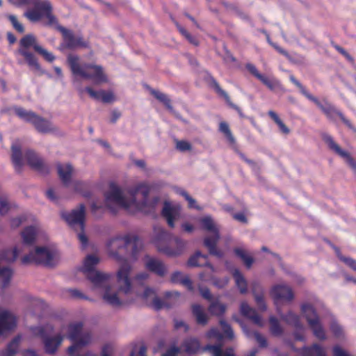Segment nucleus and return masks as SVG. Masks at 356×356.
I'll return each instance as SVG.
<instances>
[{"mask_svg":"<svg viewBox=\"0 0 356 356\" xmlns=\"http://www.w3.org/2000/svg\"><path fill=\"white\" fill-rule=\"evenodd\" d=\"M99 259L95 255H88L83 261L81 271L93 284V289L101 291L103 300L113 307H118L133 301V290L129 278L131 266L124 261L117 272L118 290L109 286L110 275L95 270Z\"/></svg>","mask_w":356,"mask_h":356,"instance_id":"1","label":"nucleus"},{"mask_svg":"<svg viewBox=\"0 0 356 356\" xmlns=\"http://www.w3.org/2000/svg\"><path fill=\"white\" fill-rule=\"evenodd\" d=\"M38 227L35 223L33 226L26 227L22 232L23 243L15 246L13 250H7L0 253V265L3 261L12 262L17 257L20 256L26 250L29 253L22 258L23 264H36L47 266H51L55 264V252L47 247H37L34 251L29 250V245H31L35 238ZM13 270L8 267H0V278L3 281V287H6L13 276Z\"/></svg>","mask_w":356,"mask_h":356,"instance_id":"2","label":"nucleus"},{"mask_svg":"<svg viewBox=\"0 0 356 356\" xmlns=\"http://www.w3.org/2000/svg\"><path fill=\"white\" fill-rule=\"evenodd\" d=\"M54 331V326L47 324L44 327H36L33 332L42 339L44 350L48 354H54L61 345L67 333V338L73 344L67 349L70 356H96L90 352L82 354V348L92 341V336L88 332H83L81 323H73L61 327L58 333L54 336L50 334Z\"/></svg>","mask_w":356,"mask_h":356,"instance_id":"3","label":"nucleus"},{"mask_svg":"<svg viewBox=\"0 0 356 356\" xmlns=\"http://www.w3.org/2000/svg\"><path fill=\"white\" fill-rule=\"evenodd\" d=\"M150 187L145 183L139 184L135 188L129 192L130 198L128 199L125 191L118 185L111 183L109 190L105 194V205L112 212L117 209L122 208L130 213L142 211L151 212L159 202V198L154 197L152 200L148 199Z\"/></svg>","mask_w":356,"mask_h":356,"instance_id":"4","label":"nucleus"},{"mask_svg":"<svg viewBox=\"0 0 356 356\" xmlns=\"http://www.w3.org/2000/svg\"><path fill=\"white\" fill-rule=\"evenodd\" d=\"M16 7L33 6V8L28 9L24 15L31 22L44 20L47 26L57 24V19L53 15L52 5L48 0H8Z\"/></svg>","mask_w":356,"mask_h":356,"instance_id":"5","label":"nucleus"},{"mask_svg":"<svg viewBox=\"0 0 356 356\" xmlns=\"http://www.w3.org/2000/svg\"><path fill=\"white\" fill-rule=\"evenodd\" d=\"M109 254L118 261L122 260V254L137 258L142 248L141 242L129 234L118 236L111 238L107 244Z\"/></svg>","mask_w":356,"mask_h":356,"instance_id":"6","label":"nucleus"},{"mask_svg":"<svg viewBox=\"0 0 356 356\" xmlns=\"http://www.w3.org/2000/svg\"><path fill=\"white\" fill-rule=\"evenodd\" d=\"M67 61L74 76L92 80L96 84L107 82L102 66L81 63L79 57L72 54L68 56Z\"/></svg>","mask_w":356,"mask_h":356,"instance_id":"7","label":"nucleus"},{"mask_svg":"<svg viewBox=\"0 0 356 356\" xmlns=\"http://www.w3.org/2000/svg\"><path fill=\"white\" fill-rule=\"evenodd\" d=\"M21 48L18 52L23 56L29 67L35 72L40 71V66L33 54L26 50L29 47H33L34 50L41 54L47 61L51 62L54 60V55L44 49L36 42V38L33 35H26L20 40Z\"/></svg>","mask_w":356,"mask_h":356,"instance_id":"8","label":"nucleus"},{"mask_svg":"<svg viewBox=\"0 0 356 356\" xmlns=\"http://www.w3.org/2000/svg\"><path fill=\"white\" fill-rule=\"evenodd\" d=\"M186 243L179 237L173 236L164 229H161L155 240L158 250L167 256L180 255L186 247Z\"/></svg>","mask_w":356,"mask_h":356,"instance_id":"9","label":"nucleus"},{"mask_svg":"<svg viewBox=\"0 0 356 356\" xmlns=\"http://www.w3.org/2000/svg\"><path fill=\"white\" fill-rule=\"evenodd\" d=\"M200 228L208 233L210 236H207L204 239V245L212 255H215L219 258L223 256V253L217 249L216 245L220 239V227L214 221L211 216H205L198 219Z\"/></svg>","mask_w":356,"mask_h":356,"instance_id":"10","label":"nucleus"},{"mask_svg":"<svg viewBox=\"0 0 356 356\" xmlns=\"http://www.w3.org/2000/svg\"><path fill=\"white\" fill-rule=\"evenodd\" d=\"M138 297L154 309H160L163 307H169L175 304L180 297V293L177 291L165 292L164 300H161L156 296V291L153 289L147 287L142 294L136 295V298Z\"/></svg>","mask_w":356,"mask_h":356,"instance_id":"11","label":"nucleus"},{"mask_svg":"<svg viewBox=\"0 0 356 356\" xmlns=\"http://www.w3.org/2000/svg\"><path fill=\"white\" fill-rule=\"evenodd\" d=\"M15 114L22 120L32 124L35 129L42 134H47L55 130L51 123L44 118L38 115L31 111H27L21 107L14 109Z\"/></svg>","mask_w":356,"mask_h":356,"instance_id":"12","label":"nucleus"},{"mask_svg":"<svg viewBox=\"0 0 356 356\" xmlns=\"http://www.w3.org/2000/svg\"><path fill=\"white\" fill-rule=\"evenodd\" d=\"M62 217L73 228L79 229L78 238L83 247H85L88 243V238L83 232L84 229L85 220V207L80 204L79 208L72 210L70 213L63 212Z\"/></svg>","mask_w":356,"mask_h":356,"instance_id":"13","label":"nucleus"},{"mask_svg":"<svg viewBox=\"0 0 356 356\" xmlns=\"http://www.w3.org/2000/svg\"><path fill=\"white\" fill-rule=\"evenodd\" d=\"M301 312L306 318L313 334L319 340H325L326 334L314 307L310 304L304 303L301 305Z\"/></svg>","mask_w":356,"mask_h":356,"instance_id":"14","label":"nucleus"},{"mask_svg":"<svg viewBox=\"0 0 356 356\" xmlns=\"http://www.w3.org/2000/svg\"><path fill=\"white\" fill-rule=\"evenodd\" d=\"M270 296L274 300L278 314L280 313L279 305L283 302H291L293 298L291 289L289 286L284 284L274 286L270 290Z\"/></svg>","mask_w":356,"mask_h":356,"instance_id":"15","label":"nucleus"},{"mask_svg":"<svg viewBox=\"0 0 356 356\" xmlns=\"http://www.w3.org/2000/svg\"><path fill=\"white\" fill-rule=\"evenodd\" d=\"M53 26L62 33L63 41L66 47L69 49H74L77 47H87L88 43L84 41L81 36L74 35L71 31L59 26L58 22L56 25Z\"/></svg>","mask_w":356,"mask_h":356,"instance_id":"16","label":"nucleus"},{"mask_svg":"<svg viewBox=\"0 0 356 356\" xmlns=\"http://www.w3.org/2000/svg\"><path fill=\"white\" fill-rule=\"evenodd\" d=\"M313 102L316 105L330 118H334L335 115H338L341 120L346 124L349 128L352 129V124L350 122L347 120L344 115L338 110H337L332 105L328 103L323 104L316 97L312 95L308 99Z\"/></svg>","mask_w":356,"mask_h":356,"instance_id":"17","label":"nucleus"},{"mask_svg":"<svg viewBox=\"0 0 356 356\" xmlns=\"http://www.w3.org/2000/svg\"><path fill=\"white\" fill-rule=\"evenodd\" d=\"M323 138L331 150L343 158L353 169L356 170V161L348 152L342 149L330 135L325 134L323 136Z\"/></svg>","mask_w":356,"mask_h":356,"instance_id":"18","label":"nucleus"},{"mask_svg":"<svg viewBox=\"0 0 356 356\" xmlns=\"http://www.w3.org/2000/svg\"><path fill=\"white\" fill-rule=\"evenodd\" d=\"M162 216L170 227H174L175 221L181 217V207L178 204H172L165 202L162 209Z\"/></svg>","mask_w":356,"mask_h":356,"instance_id":"19","label":"nucleus"},{"mask_svg":"<svg viewBox=\"0 0 356 356\" xmlns=\"http://www.w3.org/2000/svg\"><path fill=\"white\" fill-rule=\"evenodd\" d=\"M16 326V318L10 312L0 308V336Z\"/></svg>","mask_w":356,"mask_h":356,"instance_id":"20","label":"nucleus"},{"mask_svg":"<svg viewBox=\"0 0 356 356\" xmlns=\"http://www.w3.org/2000/svg\"><path fill=\"white\" fill-rule=\"evenodd\" d=\"M25 159L27 163L31 168L41 173H46L48 172V168L44 163L43 160L34 152L28 150L25 154Z\"/></svg>","mask_w":356,"mask_h":356,"instance_id":"21","label":"nucleus"},{"mask_svg":"<svg viewBox=\"0 0 356 356\" xmlns=\"http://www.w3.org/2000/svg\"><path fill=\"white\" fill-rule=\"evenodd\" d=\"M25 159L27 163L31 168L41 173H46L48 172V168L44 163L43 160L34 152L28 150L25 154Z\"/></svg>","mask_w":356,"mask_h":356,"instance_id":"22","label":"nucleus"},{"mask_svg":"<svg viewBox=\"0 0 356 356\" xmlns=\"http://www.w3.org/2000/svg\"><path fill=\"white\" fill-rule=\"evenodd\" d=\"M145 266L151 272L161 277L164 276L168 272L167 267L161 260L149 256L145 258Z\"/></svg>","mask_w":356,"mask_h":356,"instance_id":"23","label":"nucleus"},{"mask_svg":"<svg viewBox=\"0 0 356 356\" xmlns=\"http://www.w3.org/2000/svg\"><path fill=\"white\" fill-rule=\"evenodd\" d=\"M187 264L189 267H208L204 273H207L209 271L211 273L215 272L214 267L208 261V257L205 254H202L200 252H196L193 256H191L189 258Z\"/></svg>","mask_w":356,"mask_h":356,"instance_id":"24","label":"nucleus"},{"mask_svg":"<svg viewBox=\"0 0 356 356\" xmlns=\"http://www.w3.org/2000/svg\"><path fill=\"white\" fill-rule=\"evenodd\" d=\"M11 150L13 164L15 170L19 172L24 164V161L21 151V143L19 140L13 143Z\"/></svg>","mask_w":356,"mask_h":356,"instance_id":"25","label":"nucleus"},{"mask_svg":"<svg viewBox=\"0 0 356 356\" xmlns=\"http://www.w3.org/2000/svg\"><path fill=\"white\" fill-rule=\"evenodd\" d=\"M240 310L242 315L252 320L254 324L260 327L263 326L264 323L260 316L253 308L250 307L247 302H243L241 304Z\"/></svg>","mask_w":356,"mask_h":356,"instance_id":"26","label":"nucleus"},{"mask_svg":"<svg viewBox=\"0 0 356 356\" xmlns=\"http://www.w3.org/2000/svg\"><path fill=\"white\" fill-rule=\"evenodd\" d=\"M85 91H86L92 99L101 100L104 103H110L114 99V96L111 92H106L103 90L96 91L90 87H86Z\"/></svg>","mask_w":356,"mask_h":356,"instance_id":"27","label":"nucleus"},{"mask_svg":"<svg viewBox=\"0 0 356 356\" xmlns=\"http://www.w3.org/2000/svg\"><path fill=\"white\" fill-rule=\"evenodd\" d=\"M57 172L62 182L65 186H68L73 172L72 166L69 163H58L57 165Z\"/></svg>","mask_w":356,"mask_h":356,"instance_id":"28","label":"nucleus"},{"mask_svg":"<svg viewBox=\"0 0 356 356\" xmlns=\"http://www.w3.org/2000/svg\"><path fill=\"white\" fill-rule=\"evenodd\" d=\"M213 273H211L210 271L207 273H202L199 275V277L200 280L202 282H209L212 281V283L214 286H216L218 288H223L225 286L228 282L229 279L227 277L222 278L221 280L216 279L213 275Z\"/></svg>","mask_w":356,"mask_h":356,"instance_id":"29","label":"nucleus"},{"mask_svg":"<svg viewBox=\"0 0 356 356\" xmlns=\"http://www.w3.org/2000/svg\"><path fill=\"white\" fill-rule=\"evenodd\" d=\"M192 313L197 324L203 326L207 324L209 316L201 305H193L192 306Z\"/></svg>","mask_w":356,"mask_h":356,"instance_id":"30","label":"nucleus"},{"mask_svg":"<svg viewBox=\"0 0 356 356\" xmlns=\"http://www.w3.org/2000/svg\"><path fill=\"white\" fill-rule=\"evenodd\" d=\"M170 281L172 283H179L186 286L189 291H193L192 282L188 276L179 271H176L171 275Z\"/></svg>","mask_w":356,"mask_h":356,"instance_id":"31","label":"nucleus"},{"mask_svg":"<svg viewBox=\"0 0 356 356\" xmlns=\"http://www.w3.org/2000/svg\"><path fill=\"white\" fill-rule=\"evenodd\" d=\"M203 350L209 351L212 356H234L232 348H227L223 352L221 345H207L203 348Z\"/></svg>","mask_w":356,"mask_h":356,"instance_id":"32","label":"nucleus"},{"mask_svg":"<svg viewBox=\"0 0 356 356\" xmlns=\"http://www.w3.org/2000/svg\"><path fill=\"white\" fill-rule=\"evenodd\" d=\"M302 354L305 356H327L325 348L318 343H314L310 347H304Z\"/></svg>","mask_w":356,"mask_h":356,"instance_id":"33","label":"nucleus"},{"mask_svg":"<svg viewBox=\"0 0 356 356\" xmlns=\"http://www.w3.org/2000/svg\"><path fill=\"white\" fill-rule=\"evenodd\" d=\"M252 290L257 306L260 309L265 310L266 309V306L264 300L261 287L258 283L254 282L252 284Z\"/></svg>","mask_w":356,"mask_h":356,"instance_id":"34","label":"nucleus"},{"mask_svg":"<svg viewBox=\"0 0 356 356\" xmlns=\"http://www.w3.org/2000/svg\"><path fill=\"white\" fill-rule=\"evenodd\" d=\"M213 87H214L215 90H216V92L218 94H220V95H222L225 99L228 105L230 107H232V108H234V110H236L241 118H243L244 115H243L241 109L238 106H236V104H233L231 102L230 98H229V95H227V93L220 87L219 84L214 79H213Z\"/></svg>","mask_w":356,"mask_h":356,"instance_id":"35","label":"nucleus"},{"mask_svg":"<svg viewBox=\"0 0 356 356\" xmlns=\"http://www.w3.org/2000/svg\"><path fill=\"white\" fill-rule=\"evenodd\" d=\"M20 341V336L15 337L12 341L9 343L6 348L0 353V356H14L18 350Z\"/></svg>","mask_w":356,"mask_h":356,"instance_id":"36","label":"nucleus"},{"mask_svg":"<svg viewBox=\"0 0 356 356\" xmlns=\"http://www.w3.org/2000/svg\"><path fill=\"white\" fill-rule=\"evenodd\" d=\"M182 348L188 354L195 353L200 348V341L195 338L186 339L182 344Z\"/></svg>","mask_w":356,"mask_h":356,"instance_id":"37","label":"nucleus"},{"mask_svg":"<svg viewBox=\"0 0 356 356\" xmlns=\"http://www.w3.org/2000/svg\"><path fill=\"white\" fill-rule=\"evenodd\" d=\"M233 277L235 280L236 284L241 293H245L248 291L247 282L238 269H235L233 272Z\"/></svg>","mask_w":356,"mask_h":356,"instance_id":"38","label":"nucleus"},{"mask_svg":"<svg viewBox=\"0 0 356 356\" xmlns=\"http://www.w3.org/2000/svg\"><path fill=\"white\" fill-rule=\"evenodd\" d=\"M211 314L220 316L226 311V305L218 300L212 301L208 308Z\"/></svg>","mask_w":356,"mask_h":356,"instance_id":"39","label":"nucleus"},{"mask_svg":"<svg viewBox=\"0 0 356 356\" xmlns=\"http://www.w3.org/2000/svg\"><path fill=\"white\" fill-rule=\"evenodd\" d=\"M234 252L235 254L243 261L248 268H250L252 266L254 259L247 253L245 250L241 248H236L234 250Z\"/></svg>","mask_w":356,"mask_h":356,"instance_id":"40","label":"nucleus"},{"mask_svg":"<svg viewBox=\"0 0 356 356\" xmlns=\"http://www.w3.org/2000/svg\"><path fill=\"white\" fill-rule=\"evenodd\" d=\"M281 314V312L279 314ZM281 318L288 324L294 326L297 329H302V325L300 321V318L297 314L290 312L286 315H280Z\"/></svg>","mask_w":356,"mask_h":356,"instance_id":"41","label":"nucleus"},{"mask_svg":"<svg viewBox=\"0 0 356 356\" xmlns=\"http://www.w3.org/2000/svg\"><path fill=\"white\" fill-rule=\"evenodd\" d=\"M268 114L270 118L276 123L282 134L287 135L290 133V129L284 124V123L279 118L278 115L275 112L273 111H269Z\"/></svg>","mask_w":356,"mask_h":356,"instance_id":"42","label":"nucleus"},{"mask_svg":"<svg viewBox=\"0 0 356 356\" xmlns=\"http://www.w3.org/2000/svg\"><path fill=\"white\" fill-rule=\"evenodd\" d=\"M149 91L150 93L152 95H154L155 98H156L159 101L162 102L168 109H172L170 99H169L167 95L154 89H150Z\"/></svg>","mask_w":356,"mask_h":356,"instance_id":"43","label":"nucleus"},{"mask_svg":"<svg viewBox=\"0 0 356 356\" xmlns=\"http://www.w3.org/2000/svg\"><path fill=\"white\" fill-rule=\"evenodd\" d=\"M259 81H261L262 83L268 87L270 90H275L277 88H281V84L280 81L274 77H267L263 75L261 78L259 79Z\"/></svg>","mask_w":356,"mask_h":356,"instance_id":"44","label":"nucleus"},{"mask_svg":"<svg viewBox=\"0 0 356 356\" xmlns=\"http://www.w3.org/2000/svg\"><path fill=\"white\" fill-rule=\"evenodd\" d=\"M35 222V218L31 214H24L21 216H19L17 218H13L11 220V226L13 227H17L20 225H22L25 222Z\"/></svg>","mask_w":356,"mask_h":356,"instance_id":"45","label":"nucleus"},{"mask_svg":"<svg viewBox=\"0 0 356 356\" xmlns=\"http://www.w3.org/2000/svg\"><path fill=\"white\" fill-rule=\"evenodd\" d=\"M270 331L272 334L275 336H280L283 332V329L281 327L279 321L274 316L270 317Z\"/></svg>","mask_w":356,"mask_h":356,"instance_id":"46","label":"nucleus"},{"mask_svg":"<svg viewBox=\"0 0 356 356\" xmlns=\"http://www.w3.org/2000/svg\"><path fill=\"white\" fill-rule=\"evenodd\" d=\"M244 332L248 337H254L261 347H266L267 341L266 338L257 332H250L245 327H243Z\"/></svg>","mask_w":356,"mask_h":356,"instance_id":"47","label":"nucleus"},{"mask_svg":"<svg viewBox=\"0 0 356 356\" xmlns=\"http://www.w3.org/2000/svg\"><path fill=\"white\" fill-rule=\"evenodd\" d=\"M219 130L225 134L230 143L234 144L235 143V138L233 136L227 123L221 122L219 125Z\"/></svg>","mask_w":356,"mask_h":356,"instance_id":"48","label":"nucleus"},{"mask_svg":"<svg viewBox=\"0 0 356 356\" xmlns=\"http://www.w3.org/2000/svg\"><path fill=\"white\" fill-rule=\"evenodd\" d=\"M220 325L225 334V336L229 339H232L234 337V332L230 325L224 320L220 321Z\"/></svg>","mask_w":356,"mask_h":356,"instance_id":"49","label":"nucleus"},{"mask_svg":"<svg viewBox=\"0 0 356 356\" xmlns=\"http://www.w3.org/2000/svg\"><path fill=\"white\" fill-rule=\"evenodd\" d=\"M336 253L338 256V257L343 261L346 265H348L350 268H351L353 270L356 271V260L350 258V257H345L340 253L339 250L338 249H336Z\"/></svg>","mask_w":356,"mask_h":356,"instance_id":"50","label":"nucleus"},{"mask_svg":"<svg viewBox=\"0 0 356 356\" xmlns=\"http://www.w3.org/2000/svg\"><path fill=\"white\" fill-rule=\"evenodd\" d=\"M146 347L143 344H137L133 347L130 356H146Z\"/></svg>","mask_w":356,"mask_h":356,"instance_id":"51","label":"nucleus"},{"mask_svg":"<svg viewBox=\"0 0 356 356\" xmlns=\"http://www.w3.org/2000/svg\"><path fill=\"white\" fill-rule=\"evenodd\" d=\"M330 330L337 337H342L343 334V328L335 320H333L330 324Z\"/></svg>","mask_w":356,"mask_h":356,"instance_id":"52","label":"nucleus"},{"mask_svg":"<svg viewBox=\"0 0 356 356\" xmlns=\"http://www.w3.org/2000/svg\"><path fill=\"white\" fill-rule=\"evenodd\" d=\"M289 79L290 81L299 88L300 91L305 97L307 99L311 97L312 95L307 92L305 88L293 75H291Z\"/></svg>","mask_w":356,"mask_h":356,"instance_id":"53","label":"nucleus"},{"mask_svg":"<svg viewBox=\"0 0 356 356\" xmlns=\"http://www.w3.org/2000/svg\"><path fill=\"white\" fill-rule=\"evenodd\" d=\"M66 296L76 298V299H86V297L79 290L76 289H68L65 291Z\"/></svg>","mask_w":356,"mask_h":356,"instance_id":"54","label":"nucleus"},{"mask_svg":"<svg viewBox=\"0 0 356 356\" xmlns=\"http://www.w3.org/2000/svg\"><path fill=\"white\" fill-rule=\"evenodd\" d=\"M180 195L184 196L188 202V206L191 208H195L200 209L199 207L196 204V201L192 198L188 193L184 190H179L177 191Z\"/></svg>","mask_w":356,"mask_h":356,"instance_id":"55","label":"nucleus"},{"mask_svg":"<svg viewBox=\"0 0 356 356\" xmlns=\"http://www.w3.org/2000/svg\"><path fill=\"white\" fill-rule=\"evenodd\" d=\"M10 209V204L6 196H0V213L5 214Z\"/></svg>","mask_w":356,"mask_h":356,"instance_id":"56","label":"nucleus"},{"mask_svg":"<svg viewBox=\"0 0 356 356\" xmlns=\"http://www.w3.org/2000/svg\"><path fill=\"white\" fill-rule=\"evenodd\" d=\"M8 19L16 31L21 33H24V28L23 25L18 22L17 17L15 15H9Z\"/></svg>","mask_w":356,"mask_h":356,"instance_id":"57","label":"nucleus"},{"mask_svg":"<svg viewBox=\"0 0 356 356\" xmlns=\"http://www.w3.org/2000/svg\"><path fill=\"white\" fill-rule=\"evenodd\" d=\"M198 289H199V291H200V293L201 294L202 297L209 301H211L212 300V295L210 292V290L206 287V286H198Z\"/></svg>","mask_w":356,"mask_h":356,"instance_id":"58","label":"nucleus"},{"mask_svg":"<svg viewBox=\"0 0 356 356\" xmlns=\"http://www.w3.org/2000/svg\"><path fill=\"white\" fill-rule=\"evenodd\" d=\"M207 337L209 339H216L218 341H221L223 338L222 334L218 330L217 328H211L207 333Z\"/></svg>","mask_w":356,"mask_h":356,"instance_id":"59","label":"nucleus"},{"mask_svg":"<svg viewBox=\"0 0 356 356\" xmlns=\"http://www.w3.org/2000/svg\"><path fill=\"white\" fill-rule=\"evenodd\" d=\"M87 184L81 181H75L73 183V187L75 191L82 193L83 195L87 196L86 193L83 192V190L86 188Z\"/></svg>","mask_w":356,"mask_h":356,"instance_id":"60","label":"nucleus"},{"mask_svg":"<svg viewBox=\"0 0 356 356\" xmlns=\"http://www.w3.org/2000/svg\"><path fill=\"white\" fill-rule=\"evenodd\" d=\"M176 147L181 152L190 150L191 149V144L188 142L184 140L177 141Z\"/></svg>","mask_w":356,"mask_h":356,"instance_id":"61","label":"nucleus"},{"mask_svg":"<svg viewBox=\"0 0 356 356\" xmlns=\"http://www.w3.org/2000/svg\"><path fill=\"white\" fill-rule=\"evenodd\" d=\"M333 356H350V354L339 346H334L332 349Z\"/></svg>","mask_w":356,"mask_h":356,"instance_id":"62","label":"nucleus"},{"mask_svg":"<svg viewBox=\"0 0 356 356\" xmlns=\"http://www.w3.org/2000/svg\"><path fill=\"white\" fill-rule=\"evenodd\" d=\"M246 69L252 74L254 75L256 78H257L259 80L260 78H261V76H263L261 74H260L259 72V71L257 70V67L251 64V63H248L246 65Z\"/></svg>","mask_w":356,"mask_h":356,"instance_id":"63","label":"nucleus"},{"mask_svg":"<svg viewBox=\"0 0 356 356\" xmlns=\"http://www.w3.org/2000/svg\"><path fill=\"white\" fill-rule=\"evenodd\" d=\"M180 353V348L173 346L168 349V350L162 355V356H177Z\"/></svg>","mask_w":356,"mask_h":356,"instance_id":"64","label":"nucleus"}]
</instances>
